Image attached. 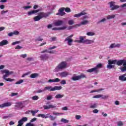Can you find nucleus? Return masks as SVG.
Here are the masks:
<instances>
[{
	"mask_svg": "<svg viewBox=\"0 0 126 126\" xmlns=\"http://www.w3.org/2000/svg\"><path fill=\"white\" fill-rule=\"evenodd\" d=\"M88 23H89V21L88 20H84L83 22H81L82 25H86V24H88Z\"/></svg>",
	"mask_w": 126,
	"mask_h": 126,
	"instance_id": "nucleus-35",
	"label": "nucleus"
},
{
	"mask_svg": "<svg viewBox=\"0 0 126 126\" xmlns=\"http://www.w3.org/2000/svg\"><path fill=\"white\" fill-rule=\"evenodd\" d=\"M126 73L119 76V80H120L121 81H126Z\"/></svg>",
	"mask_w": 126,
	"mask_h": 126,
	"instance_id": "nucleus-24",
	"label": "nucleus"
},
{
	"mask_svg": "<svg viewBox=\"0 0 126 126\" xmlns=\"http://www.w3.org/2000/svg\"><path fill=\"white\" fill-rule=\"evenodd\" d=\"M11 105H12V103L10 102H4L0 104V108H1V109H3V108H5V107H10Z\"/></svg>",
	"mask_w": 126,
	"mask_h": 126,
	"instance_id": "nucleus-12",
	"label": "nucleus"
},
{
	"mask_svg": "<svg viewBox=\"0 0 126 126\" xmlns=\"http://www.w3.org/2000/svg\"><path fill=\"white\" fill-rule=\"evenodd\" d=\"M115 3H116L115 1H111L108 3V4L110 5V7L111 8V10H115L118 9V8H120V7L124 8L126 7V3L120 6L116 5Z\"/></svg>",
	"mask_w": 126,
	"mask_h": 126,
	"instance_id": "nucleus-3",
	"label": "nucleus"
},
{
	"mask_svg": "<svg viewBox=\"0 0 126 126\" xmlns=\"http://www.w3.org/2000/svg\"><path fill=\"white\" fill-rule=\"evenodd\" d=\"M68 24H69V25H72L74 24V21L73 20H70L68 21Z\"/></svg>",
	"mask_w": 126,
	"mask_h": 126,
	"instance_id": "nucleus-44",
	"label": "nucleus"
},
{
	"mask_svg": "<svg viewBox=\"0 0 126 126\" xmlns=\"http://www.w3.org/2000/svg\"><path fill=\"white\" fill-rule=\"evenodd\" d=\"M61 122H62V123H63L64 124H67L68 123V120L64 118H62L61 119Z\"/></svg>",
	"mask_w": 126,
	"mask_h": 126,
	"instance_id": "nucleus-40",
	"label": "nucleus"
},
{
	"mask_svg": "<svg viewBox=\"0 0 126 126\" xmlns=\"http://www.w3.org/2000/svg\"><path fill=\"white\" fill-rule=\"evenodd\" d=\"M87 72H90V73L94 72V73L97 74V73L99 72V69H97V68L95 67H94V68L88 69L87 70Z\"/></svg>",
	"mask_w": 126,
	"mask_h": 126,
	"instance_id": "nucleus-13",
	"label": "nucleus"
},
{
	"mask_svg": "<svg viewBox=\"0 0 126 126\" xmlns=\"http://www.w3.org/2000/svg\"><path fill=\"white\" fill-rule=\"evenodd\" d=\"M50 14H51L50 12L44 13L43 12H40L38 14V15L40 18L42 19V18H44V17H48Z\"/></svg>",
	"mask_w": 126,
	"mask_h": 126,
	"instance_id": "nucleus-9",
	"label": "nucleus"
},
{
	"mask_svg": "<svg viewBox=\"0 0 126 126\" xmlns=\"http://www.w3.org/2000/svg\"><path fill=\"white\" fill-rule=\"evenodd\" d=\"M27 121H28V118H27V117H23L18 122V125L17 126H23L24 123L25 122H27Z\"/></svg>",
	"mask_w": 126,
	"mask_h": 126,
	"instance_id": "nucleus-11",
	"label": "nucleus"
},
{
	"mask_svg": "<svg viewBox=\"0 0 126 126\" xmlns=\"http://www.w3.org/2000/svg\"><path fill=\"white\" fill-rule=\"evenodd\" d=\"M63 24V21L62 20H58L54 23L55 26H61Z\"/></svg>",
	"mask_w": 126,
	"mask_h": 126,
	"instance_id": "nucleus-25",
	"label": "nucleus"
},
{
	"mask_svg": "<svg viewBox=\"0 0 126 126\" xmlns=\"http://www.w3.org/2000/svg\"><path fill=\"white\" fill-rule=\"evenodd\" d=\"M39 74L37 73H34L33 74H32L30 76L31 78H36V77H38Z\"/></svg>",
	"mask_w": 126,
	"mask_h": 126,
	"instance_id": "nucleus-27",
	"label": "nucleus"
},
{
	"mask_svg": "<svg viewBox=\"0 0 126 126\" xmlns=\"http://www.w3.org/2000/svg\"><path fill=\"white\" fill-rule=\"evenodd\" d=\"M53 95H49L47 96V100H52L53 99Z\"/></svg>",
	"mask_w": 126,
	"mask_h": 126,
	"instance_id": "nucleus-51",
	"label": "nucleus"
},
{
	"mask_svg": "<svg viewBox=\"0 0 126 126\" xmlns=\"http://www.w3.org/2000/svg\"><path fill=\"white\" fill-rule=\"evenodd\" d=\"M49 107L50 109H56V110H58L57 106L54 105L53 104L49 105Z\"/></svg>",
	"mask_w": 126,
	"mask_h": 126,
	"instance_id": "nucleus-42",
	"label": "nucleus"
},
{
	"mask_svg": "<svg viewBox=\"0 0 126 126\" xmlns=\"http://www.w3.org/2000/svg\"><path fill=\"white\" fill-rule=\"evenodd\" d=\"M39 11H41V10L40 9L33 10L31 11H29L28 12V15H29V16H30L31 15L35 14L37 13V12H39Z\"/></svg>",
	"mask_w": 126,
	"mask_h": 126,
	"instance_id": "nucleus-18",
	"label": "nucleus"
},
{
	"mask_svg": "<svg viewBox=\"0 0 126 126\" xmlns=\"http://www.w3.org/2000/svg\"><path fill=\"white\" fill-rule=\"evenodd\" d=\"M83 19H88V18H89V16L88 15H85L83 17H82Z\"/></svg>",
	"mask_w": 126,
	"mask_h": 126,
	"instance_id": "nucleus-64",
	"label": "nucleus"
},
{
	"mask_svg": "<svg viewBox=\"0 0 126 126\" xmlns=\"http://www.w3.org/2000/svg\"><path fill=\"white\" fill-rule=\"evenodd\" d=\"M43 108L44 109V110H48L50 108V105H44L43 106Z\"/></svg>",
	"mask_w": 126,
	"mask_h": 126,
	"instance_id": "nucleus-54",
	"label": "nucleus"
},
{
	"mask_svg": "<svg viewBox=\"0 0 126 126\" xmlns=\"http://www.w3.org/2000/svg\"><path fill=\"white\" fill-rule=\"evenodd\" d=\"M120 70L122 72H126V60L124 61V63H123V66L120 68Z\"/></svg>",
	"mask_w": 126,
	"mask_h": 126,
	"instance_id": "nucleus-19",
	"label": "nucleus"
},
{
	"mask_svg": "<svg viewBox=\"0 0 126 126\" xmlns=\"http://www.w3.org/2000/svg\"><path fill=\"white\" fill-rule=\"evenodd\" d=\"M37 117H41V118H43V119H48L49 118L50 121H55L56 119H57V117H54L52 115H51V113H48L46 115L45 114H38Z\"/></svg>",
	"mask_w": 126,
	"mask_h": 126,
	"instance_id": "nucleus-6",
	"label": "nucleus"
},
{
	"mask_svg": "<svg viewBox=\"0 0 126 126\" xmlns=\"http://www.w3.org/2000/svg\"><path fill=\"white\" fill-rule=\"evenodd\" d=\"M17 105L15 106V109L16 110H19V109H23L24 107V105H23V103L22 102H18L16 103Z\"/></svg>",
	"mask_w": 126,
	"mask_h": 126,
	"instance_id": "nucleus-14",
	"label": "nucleus"
},
{
	"mask_svg": "<svg viewBox=\"0 0 126 126\" xmlns=\"http://www.w3.org/2000/svg\"><path fill=\"white\" fill-rule=\"evenodd\" d=\"M64 11V8H62L59 9V12L57 14V15H60L63 16L65 14V13L63 12Z\"/></svg>",
	"mask_w": 126,
	"mask_h": 126,
	"instance_id": "nucleus-20",
	"label": "nucleus"
},
{
	"mask_svg": "<svg viewBox=\"0 0 126 126\" xmlns=\"http://www.w3.org/2000/svg\"><path fill=\"white\" fill-rule=\"evenodd\" d=\"M8 12V10H6V11H4V10H3L1 12V14L2 15H3V14H5V13H6Z\"/></svg>",
	"mask_w": 126,
	"mask_h": 126,
	"instance_id": "nucleus-62",
	"label": "nucleus"
},
{
	"mask_svg": "<svg viewBox=\"0 0 126 126\" xmlns=\"http://www.w3.org/2000/svg\"><path fill=\"white\" fill-rule=\"evenodd\" d=\"M39 58L40 59V61H42L43 62H46V61H48V60H49L50 57L48 54H43L41 55Z\"/></svg>",
	"mask_w": 126,
	"mask_h": 126,
	"instance_id": "nucleus-10",
	"label": "nucleus"
},
{
	"mask_svg": "<svg viewBox=\"0 0 126 126\" xmlns=\"http://www.w3.org/2000/svg\"><path fill=\"white\" fill-rule=\"evenodd\" d=\"M67 67V63L65 62H62L55 67L54 69V72H59L62 71L63 69H65Z\"/></svg>",
	"mask_w": 126,
	"mask_h": 126,
	"instance_id": "nucleus-2",
	"label": "nucleus"
},
{
	"mask_svg": "<svg viewBox=\"0 0 126 126\" xmlns=\"http://www.w3.org/2000/svg\"><path fill=\"white\" fill-rule=\"evenodd\" d=\"M87 36H94L95 32H88L86 33Z\"/></svg>",
	"mask_w": 126,
	"mask_h": 126,
	"instance_id": "nucleus-29",
	"label": "nucleus"
},
{
	"mask_svg": "<svg viewBox=\"0 0 126 126\" xmlns=\"http://www.w3.org/2000/svg\"><path fill=\"white\" fill-rule=\"evenodd\" d=\"M32 7V6H25L23 8L25 10H27L28 9H30V8H31Z\"/></svg>",
	"mask_w": 126,
	"mask_h": 126,
	"instance_id": "nucleus-46",
	"label": "nucleus"
},
{
	"mask_svg": "<svg viewBox=\"0 0 126 126\" xmlns=\"http://www.w3.org/2000/svg\"><path fill=\"white\" fill-rule=\"evenodd\" d=\"M43 40V38H41V37L40 36H38L36 38L35 41V42H42Z\"/></svg>",
	"mask_w": 126,
	"mask_h": 126,
	"instance_id": "nucleus-33",
	"label": "nucleus"
},
{
	"mask_svg": "<svg viewBox=\"0 0 126 126\" xmlns=\"http://www.w3.org/2000/svg\"><path fill=\"white\" fill-rule=\"evenodd\" d=\"M125 60H108L109 64H117L121 66V65H124V63H125Z\"/></svg>",
	"mask_w": 126,
	"mask_h": 126,
	"instance_id": "nucleus-4",
	"label": "nucleus"
},
{
	"mask_svg": "<svg viewBox=\"0 0 126 126\" xmlns=\"http://www.w3.org/2000/svg\"><path fill=\"white\" fill-rule=\"evenodd\" d=\"M26 126H35V125L31 123V122H30L29 123H27L26 125Z\"/></svg>",
	"mask_w": 126,
	"mask_h": 126,
	"instance_id": "nucleus-57",
	"label": "nucleus"
},
{
	"mask_svg": "<svg viewBox=\"0 0 126 126\" xmlns=\"http://www.w3.org/2000/svg\"><path fill=\"white\" fill-rule=\"evenodd\" d=\"M64 95L63 94H58L55 96V98L56 99H61V98H63Z\"/></svg>",
	"mask_w": 126,
	"mask_h": 126,
	"instance_id": "nucleus-30",
	"label": "nucleus"
},
{
	"mask_svg": "<svg viewBox=\"0 0 126 126\" xmlns=\"http://www.w3.org/2000/svg\"><path fill=\"white\" fill-rule=\"evenodd\" d=\"M95 67H96V69H99V68H102V67H103V64L98 63L95 66Z\"/></svg>",
	"mask_w": 126,
	"mask_h": 126,
	"instance_id": "nucleus-32",
	"label": "nucleus"
},
{
	"mask_svg": "<svg viewBox=\"0 0 126 126\" xmlns=\"http://www.w3.org/2000/svg\"><path fill=\"white\" fill-rule=\"evenodd\" d=\"M65 11L66 12H70V8L67 7L65 9Z\"/></svg>",
	"mask_w": 126,
	"mask_h": 126,
	"instance_id": "nucleus-63",
	"label": "nucleus"
},
{
	"mask_svg": "<svg viewBox=\"0 0 126 126\" xmlns=\"http://www.w3.org/2000/svg\"><path fill=\"white\" fill-rule=\"evenodd\" d=\"M117 126H124V123L122 121H119V122H117Z\"/></svg>",
	"mask_w": 126,
	"mask_h": 126,
	"instance_id": "nucleus-50",
	"label": "nucleus"
},
{
	"mask_svg": "<svg viewBox=\"0 0 126 126\" xmlns=\"http://www.w3.org/2000/svg\"><path fill=\"white\" fill-rule=\"evenodd\" d=\"M20 58H22L23 59H25L27 57V54H22L20 56Z\"/></svg>",
	"mask_w": 126,
	"mask_h": 126,
	"instance_id": "nucleus-56",
	"label": "nucleus"
},
{
	"mask_svg": "<svg viewBox=\"0 0 126 126\" xmlns=\"http://www.w3.org/2000/svg\"><path fill=\"white\" fill-rule=\"evenodd\" d=\"M115 17H116V15H108L107 17V19L108 20L113 19V18H115Z\"/></svg>",
	"mask_w": 126,
	"mask_h": 126,
	"instance_id": "nucleus-31",
	"label": "nucleus"
},
{
	"mask_svg": "<svg viewBox=\"0 0 126 126\" xmlns=\"http://www.w3.org/2000/svg\"><path fill=\"white\" fill-rule=\"evenodd\" d=\"M57 76H60L61 77H66L69 75V73L67 71H63L56 73Z\"/></svg>",
	"mask_w": 126,
	"mask_h": 126,
	"instance_id": "nucleus-8",
	"label": "nucleus"
},
{
	"mask_svg": "<svg viewBox=\"0 0 126 126\" xmlns=\"http://www.w3.org/2000/svg\"><path fill=\"white\" fill-rule=\"evenodd\" d=\"M61 81V79L59 78H56L54 79H49L48 81V83H53V82H60Z\"/></svg>",
	"mask_w": 126,
	"mask_h": 126,
	"instance_id": "nucleus-22",
	"label": "nucleus"
},
{
	"mask_svg": "<svg viewBox=\"0 0 126 126\" xmlns=\"http://www.w3.org/2000/svg\"><path fill=\"white\" fill-rule=\"evenodd\" d=\"M101 99H103V100H105V99H108V98H109V95H102L101 94Z\"/></svg>",
	"mask_w": 126,
	"mask_h": 126,
	"instance_id": "nucleus-41",
	"label": "nucleus"
},
{
	"mask_svg": "<svg viewBox=\"0 0 126 126\" xmlns=\"http://www.w3.org/2000/svg\"><path fill=\"white\" fill-rule=\"evenodd\" d=\"M67 28V27L66 26H63L59 28V30H65Z\"/></svg>",
	"mask_w": 126,
	"mask_h": 126,
	"instance_id": "nucleus-52",
	"label": "nucleus"
},
{
	"mask_svg": "<svg viewBox=\"0 0 126 126\" xmlns=\"http://www.w3.org/2000/svg\"><path fill=\"white\" fill-rule=\"evenodd\" d=\"M86 14H87V13L85 12V11H83L79 13L74 14L73 16L74 17H77L78 18V17H81V16L86 15Z\"/></svg>",
	"mask_w": 126,
	"mask_h": 126,
	"instance_id": "nucleus-15",
	"label": "nucleus"
},
{
	"mask_svg": "<svg viewBox=\"0 0 126 126\" xmlns=\"http://www.w3.org/2000/svg\"><path fill=\"white\" fill-rule=\"evenodd\" d=\"M107 68L111 69V68H114L115 67V65H112V64H109L107 65Z\"/></svg>",
	"mask_w": 126,
	"mask_h": 126,
	"instance_id": "nucleus-39",
	"label": "nucleus"
},
{
	"mask_svg": "<svg viewBox=\"0 0 126 126\" xmlns=\"http://www.w3.org/2000/svg\"><path fill=\"white\" fill-rule=\"evenodd\" d=\"M105 21H107V19L106 18H103L101 20H99L97 24H99L100 23H103L105 22Z\"/></svg>",
	"mask_w": 126,
	"mask_h": 126,
	"instance_id": "nucleus-36",
	"label": "nucleus"
},
{
	"mask_svg": "<svg viewBox=\"0 0 126 126\" xmlns=\"http://www.w3.org/2000/svg\"><path fill=\"white\" fill-rule=\"evenodd\" d=\"M45 88L43 90L39 89L36 91V93H43V92H45Z\"/></svg>",
	"mask_w": 126,
	"mask_h": 126,
	"instance_id": "nucleus-45",
	"label": "nucleus"
},
{
	"mask_svg": "<svg viewBox=\"0 0 126 126\" xmlns=\"http://www.w3.org/2000/svg\"><path fill=\"white\" fill-rule=\"evenodd\" d=\"M61 89H63V87L61 86H55L54 87H53L51 86H48L44 87L45 91H50V92H52V91H56V90H61Z\"/></svg>",
	"mask_w": 126,
	"mask_h": 126,
	"instance_id": "nucleus-5",
	"label": "nucleus"
},
{
	"mask_svg": "<svg viewBox=\"0 0 126 126\" xmlns=\"http://www.w3.org/2000/svg\"><path fill=\"white\" fill-rule=\"evenodd\" d=\"M94 43V40L90 39H85L84 40V44H86L87 45H90V44H93Z\"/></svg>",
	"mask_w": 126,
	"mask_h": 126,
	"instance_id": "nucleus-23",
	"label": "nucleus"
},
{
	"mask_svg": "<svg viewBox=\"0 0 126 126\" xmlns=\"http://www.w3.org/2000/svg\"><path fill=\"white\" fill-rule=\"evenodd\" d=\"M53 115H54V116H61V115H63V113L54 111L53 112Z\"/></svg>",
	"mask_w": 126,
	"mask_h": 126,
	"instance_id": "nucleus-38",
	"label": "nucleus"
},
{
	"mask_svg": "<svg viewBox=\"0 0 126 126\" xmlns=\"http://www.w3.org/2000/svg\"><path fill=\"white\" fill-rule=\"evenodd\" d=\"M24 81L23 80H20L19 81L16 82L15 84H21V83H23Z\"/></svg>",
	"mask_w": 126,
	"mask_h": 126,
	"instance_id": "nucleus-55",
	"label": "nucleus"
},
{
	"mask_svg": "<svg viewBox=\"0 0 126 126\" xmlns=\"http://www.w3.org/2000/svg\"><path fill=\"white\" fill-rule=\"evenodd\" d=\"M22 46H20L19 45H18L15 47V50H21V49H22Z\"/></svg>",
	"mask_w": 126,
	"mask_h": 126,
	"instance_id": "nucleus-53",
	"label": "nucleus"
},
{
	"mask_svg": "<svg viewBox=\"0 0 126 126\" xmlns=\"http://www.w3.org/2000/svg\"><path fill=\"white\" fill-rule=\"evenodd\" d=\"M18 95V93H12L11 94V97H13V96H16Z\"/></svg>",
	"mask_w": 126,
	"mask_h": 126,
	"instance_id": "nucleus-58",
	"label": "nucleus"
},
{
	"mask_svg": "<svg viewBox=\"0 0 126 126\" xmlns=\"http://www.w3.org/2000/svg\"><path fill=\"white\" fill-rule=\"evenodd\" d=\"M101 94H97L94 96L93 98H94L95 99H98L99 98H101Z\"/></svg>",
	"mask_w": 126,
	"mask_h": 126,
	"instance_id": "nucleus-48",
	"label": "nucleus"
},
{
	"mask_svg": "<svg viewBox=\"0 0 126 126\" xmlns=\"http://www.w3.org/2000/svg\"><path fill=\"white\" fill-rule=\"evenodd\" d=\"M40 17L37 15L33 18L34 21H39V20H40Z\"/></svg>",
	"mask_w": 126,
	"mask_h": 126,
	"instance_id": "nucleus-37",
	"label": "nucleus"
},
{
	"mask_svg": "<svg viewBox=\"0 0 126 126\" xmlns=\"http://www.w3.org/2000/svg\"><path fill=\"white\" fill-rule=\"evenodd\" d=\"M34 61V58L33 57H28L26 59V63H28V62H33Z\"/></svg>",
	"mask_w": 126,
	"mask_h": 126,
	"instance_id": "nucleus-28",
	"label": "nucleus"
},
{
	"mask_svg": "<svg viewBox=\"0 0 126 126\" xmlns=\"http://www.w3.org/2000/svg\"><path fill=\"white\" fill-rule=\"evenodd\" d=\"M84 36H80L79 37V40H76L74 41L75 43H82L83 44H84Z\"/></svg>",
	"mask_w": 126,
	"mask_h": 126,
	"instance_id": "nucleus-21",
	"label": "nucleus"
},
{
	"mask_svg": "<svg viewBox=\"0 0 126 126\" xmlns=\"http://www.w3.org/2000/svg\"><path fill=\"white\" fill-rule=\"evenodd\" d=\"M76 120H80L81 119V116L80 115H76L75 116Z\"/></svg>",
	"mask_w": 126,
	"mask_h": 126,
	"instance_id": "nucleus-60",
	"label": "nucleus"
},
{
	"mask_svg": "<svg viewBox=\"0 0 126 126\" xmlns=\"http://www.w3.org/2000/svg\"><path fill=\"white\" fill-rule=\"evenodd\" d=\"M8 41L6 40H3L0 42V47H2L4 45H7Z\"/></svg>",
	"mask_w": 126,
	"mask_h": 126,
	"instance_id": "nucleus-26",
	"label": "nucleus"
},
{
	"mask_svg": "<svg viewBox=\"0 0 126 126\" xmlns=\"http://www.w3.org/2000/svg\"><path fill=\"white\" fill-rule=\"evenodd\" d=\"M13 35H18L19 34V32L17 31H15L13 32Z\"/></svg>",
	"mask_w": 126,
	"mask_h": 126,
	"instance_id": "nucleus-59",
	"label": "nucleus"
},
{
	"mask_svg": "<svg viewBox=\"0 0 126 126\" xmlns=\"http://www.w3.org/2000/svg\"><path fill=\"white\" fill-rule=\"evenodd\" d=\"M121 44L119 43H112L109 46V49H114V48H120Z\"/></svg>",
	"mask_w": 126,
	"mask_h": 126,
	"instance_id": "nucleus-17",
	"label": "nucleus"
},
{
	"mask_svg": "<svg viewBox=\"0 0 126 126\" xmlns=\"http://www.w3.org/2000/svg\"><path fill=\"white\" fill-rule=\"evenodd\" d=\"M1 74H3L2 79L5 81H9V82H12L14 81V79H11L8 78L9 75H11L14 74V72L13 71H9L8 69H3L0 71Z\"/></svg>",
	"mask_w": 126,
	"mask_h": 126,
	"instance_id": "nucleus-1",
	"label": "nucleus"
},
{
	"mask_svg": "<svg viewBox=\"0 0 126 126\" xmlns=\"http://www.w3.org/2000/svg\"><path fill=\"white\" fill-rule=\"evenodd\" d=\"M38 112H39V110H38L35 111H33V110L31 111V113H32V116H35V114H37V113H38Z\"/></svg>",
	"mask_w": 126,
	"mask_h": 126,
	"instance_id": "nucleus-43",
	"label": "nucleus"
},
{
	"mask_svg": "<svg viewBox=\"0 0 126 126\" xmlns=\"http://www.w3.org/2000/svg\"><path fill=\"white\" fill-rule=\"evenodd\" d=\"M97 106H98V105L97 104V103H94L92 104L91 106H90V108L91 109H95L96 108H97Z\"/></svg>",
	"mask_w": 126,
	"mask_h": 126,
	"instance_id": "nucleus-34",
	"label": "nucleus"
},
{
	"mask_svg": "<svg viewBox=\"0 0 126 126\" xmlns=\"http://www.w3.org/2000/svg\"><path fill=\"white\" fill-rule=\"evenodd\" d=\"M32 100H38V99H39V96H37V95H34L33 96H32Z\"/></svg>",
	"mask_w": 126,
	"mask_h": 126,
	"instance_id": "nucleus-49",
	"label": "nucleus"
},
{
	"mask_svg": "<svg viewBox=\"0 0 126 126\" xmlns=\"http://www.w3.org/2000/svg\"><path fill=\"white\" fill-rule=\"evenodd\" d=\"M60 83L61 84H63V85H64V84H66V81H65V80H63Z\"/></svg>",
	"mask_w": 126,
	"mask_h": 126,
	"instance_id": "nucleus-61",
	"label": "nucleus"
},
{
	"mask_svg": "<svg viewBox=\"0 0 126 126\" xmlns=\"http://www.w3.org/2000/svg\"><path fill=\"white\" fill-rule=\"evenodd\" d=\"M64 42H67V45L68 46H71L72 44V42H73V40L71 38H69V37H66L64 40Z\"/></svg>",
	"mask_w": 126,
	"mask_h": 126,
	"instance_id": "nucleus-16",
	"label": "nucleus"
},
{
	"mask_svg": "<svg viewBox=\"0 0 126 126\" xmlns=\"http://www.w3.org/2000/svg\"><path fill=\"white\" fill-rule=\"evenodd\" d=\"M21 42L20 41H17L12 43V45L14 46L15 45H17V44H20Z\"/></svg>",
	"mask_w": 126,
	"mask_h": 126,
	"instance_id": "nucleus-47",
	"label": "nucleus"
},
{
	"mask_svg": "<svg viewBox=\"0 0 126 126\" xmlns=\"http://www.w3.org/2000/svg\"><path fill=\"white\" fill-rule=\"evenodd\" d=\"M82 78H86V75L84 74L78 76L73 75V76L71 78V80H73V81H76L77 80H79V79H82Z\"/></svg>",
	"mask_w": 126,
	"mask_h": 126,
	"instance_id": "nucleus-7",
	"label": "nucleus"
}]
</instances>
